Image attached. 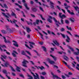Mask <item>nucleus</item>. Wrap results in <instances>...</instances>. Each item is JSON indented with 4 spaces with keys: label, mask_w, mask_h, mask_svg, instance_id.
Instances as JSON below:
<instances>
[{
    "label": "nucleus",
    "mask_w": 79,
    "mask_h": 79,
    "mask_svg": "<svg viewBox=\"0 0 79 79\" xmlns=\"http://www.w3.org/2000/svg\"><path fill=\"white\" fill-rule=\"evenodd\" d=\"M48 17L50 19L48 18L47 19V21H48V22H49V23H52V21L50 19H52L53 18L54 21L55 22V24L56 25V26L57 27H60V25H58L59 24H61V23H60V22L59 21H57L56 19L55 18V17H54L53 18H52V17L50 16H49Z\"/></svg>",
    "instance_id": "obj_1"
},
{
    "label": "nucleus",
    "mask_w": 79,
    "mask_h": 79,
    "mask_svg": "<svg viewBox=\"0 0 79 79\" xmlns=\"http://www.w3.org/2000/svg\"><path fill=\"white\" fill-rule=\"evenodd\" d=\"M31 74H32V75L34 76V79H40V78H39V75L37 74V73H35V74H36V75H35L34 73H33L31 72Z\"/></svg>",
    "instance_id": "obj_2"
},
{
    "label": "nucleus",
    "mask_w": 79,
    "mask_h": 79,
    "mask_svg": "<svg viewBox=\"0 0 79 79\" xmlns=\"http://www.w3.org/2000/svg\"><path fill=\"white\" fill-rule=\"evenodd\" d=\"M31 74H32V75L34 76V79H40V78H39V75L37 74V73H35V74H36V75H35L34 73H33L31 72Z\"/></svg>",
    "instance_id": "obj_3"
},
{
    "label": "nucleus",
    "mask_w": 79,
    "mask_h": 79,
    "mask_svg": "<svg viewBox=\"0 0 79 79\" xmlns=\"http://www.w3.org/2000/svg\"><path fill=\"white\" fill-rule=\"evenodd\" d=\"M22 0V2L24 3V6L25 7V8L27 10H29L30 9L28 7V6H27V3H26V0Z\"/></svg>",
    "instance_id": "obj_4"
},
{
    "label": "nucleus",
    "mask_w": 79,
    "mask_h": 79,
    "mask_svg": "<svg viewBox=\"0 0 79 79\" xmlns=\"http://www.w3.org/2000/svg\"><path fill=\"white\" fill-rule=\"evenodd\" d=\"M10 21L12 24H13L14 23V26H15L16 27H19V26L16 24V22H17V20H14L13 21H11V20H10Z\"/></svg>",
    "instance_id": "obj_5"
},
{
    "label": "nucleus",
    "mask_w": 79,
    "mask_h": 79,
    "mask_svg": "<svg viewBox=\"0 0 79 79\" xmlns=\"http://www.w3.org/2000/svg\"><path fill=\"white\" fill-rule=\"evenodd\" d=\"M61 15H62V13H59V17L61 18V19H63V18H66V16L65 15H62L61 16Z\"/></svg>",
    "instance_id": "obj_6"
},
{
    "label": "nucleus",
    "mask_w": 79,
    "mask_h": 79,
    "mask_svg": "<svg viewBox=\"0 0 79 79\" xmlns=\"http://www.w3.org/2000/svg\"><path fill=\"white\" fill-rule=\"evenodd\" d=\"M26 63H29V62L26 60H24V61H23V62H22V63L23 64H22V66H24V67L27 68V65H26Z\"/></svg>",
    "instance_id": "obj_7"
},
{
    "label": "nucleus",
    "mask_w": 79,
    "mask_h": 79,
    "mask_svg": "<svg viewBox=\"0 0 79 79\" xmlns=\"http://www.w3.org/2000/svg\"><path fill=\"white\" fill-rule=\"evenodd\" d=\"M10 65V64H9V63H8V62H6L5 64H4V65L1 64V66H2V67H8V66H9Z\"/></svg>",
    "instance_id": "obj_8"
},
{
    "label": "nucleus",
    "mask_w": 79,
    "mask_h": 79,
    "mask_svg": "<svg viewBox=\"0 0 79 79\" xmlns=\"http://www.w3.org/2000/svg\"><path fill=\"white\" fill-rule=\"evenodd\" d=\"M3 37L4 40V42H5V43H9V44L11 43V42H10V40H6V37L4 36H3Z\"/></svg>",
    "instance_id": "obj_9"
},
{
    "label": "nucleus",
    "mask_w": 79,
    "mask_h": 79,
    "mask_svg": "<svg viewBox=\"0 0 79 79\" xmlns=\"http://www.w3.org/2000/svg\"><path fill=\"white\" fill-rule=\"evenodd\" d=\"M53 42L55 44V45H56L57 46H58V47H59L60 45V44L58 42V41L56 40L53 41Z\"/></svg>",
    "instance_id": "obj_10"
},
{
    "label": "nucleus",
    "mask_w": 79,
    "mask_h": 79,
    "mask_svg": "<svg viewBox=\"0 0 79 79\" xmlns=\"http://www.w3.org/2000/svg\"><path fill=\"white\" fill-rule=\"evenodd\" d=\"M56 6L57 8V9H59V10H61L63 12V13H64L65 14H66V12H65V10H64V9H61V8L60 7H59V6Z\"/></svg>",
    "instance_id": "obj_11"
},
{
    "label": "nucleus",
    "mask_w": 79,
    "mask_h": 79,
    "mask_svg": "<svg viewBox=\"0 0 79 79\" xmlns=\"http://www.w3.org/2000/svg\"><path fill=\"white\" fill-rule=\"evenodd\" d=\"M13 42H14L15 43H14L13 44V45L14 46H15V47H18L19 45L18 44V43L17 42H16L15 41L13 40Z\"/></svg>",
    "instance_id": "obj_12"
},
{
    "label": "nucleus",
    "mask_w": 79,
    "mask_h": 79,
    "mask_svg": "<svg viewBox=\"0 0 79 79\" xmlns=\"http://www.w3.org/2000/svg\"><path fill=\"white\" fill-rule=\"evenodd\" d=\"M50 5L51 6V8H52V9H54V6H53V5H54V3H53L52 2H50Z\"/></svg>",
    "instance_id": "obj_13"
},
{
    "label": "nucleus",
    "mask_w": 79,
    "mask_h": 79,
    "mask_svg": "<svg viewBox=\"0 0 79 79\" xmlns=\"http://www.w3.org/2000/svg\"><path fill=\"white\" fill-rule=\"evenodd\" d=\"M67 39H66V42L67 43H69L70 42H69V40H70L71 39H70V38H69V37L68 35H67Z\"/></svg>",
    "instance_id": "obj_14"
},
{
    "label": "nucleus",
    "mask_w": 79,
    "mask_h": 79,
    "mask_svg": "<svg viewBox=\"0 0 79 79\" xmlns=\"http://www.w3.org/2000/svg\"><path fill=\"white\" fill-rule=\"evenodd\" d=\"M48 62L49 63H50V64H51L53 65L54 64H55V62L54 61L50 60V59L48 60Z\"/></svg>",
    "instance_id": "obj_15"
},
{
    "label": "nucleus",
    "mask_w": 79,
    "mask_h": 79,
    "mask_svg": "<svg viewBox=\"0 0 79 79\" xmlns=\"http://www.w3.org/2000/svg\"><path fill=\"white\" fill-rule=\"evenodd\" d=\"M26 29H27V32L28 33H29L31 31V29L27 27H26Z\"/></svg>",
    "instance_id": "obj_16"
},
{
    "label": "nucleus",
    "mask_w": 79,
    "mask_h": 79,
    "mask_svg": "<svg viewBox=\"0 0 79 79\" xmlns=\"http://www.w3.org/2000/svg\"><path fill=\"white\" fill-rule=\"evenodd\" d=\"M64 59L65 60L67 61H68V60H69V58H68V57L64 55Z\"/></svg>",
    "instance_id": "obj_17"
},
{
    "label": "nucleus",
    "mask_w": 79,
    "mask_h": 79,
    "mask_svg": "<svg viewBox=\"0 0 79 79\" xmlns=\"http://www.w3.org/2000/svg\"><path fill=\"white\" fill-rule=\"evenodd\" d=\"M67 47L68 48H69V49H70V50H71L72 52H74V49L73 48L71 47L70 46H69L68 45H67Z\"/></svg>",
    "instance_id": "obj_18"
},
{
    "label": "nucleus",
    "mask_w": 79,
    "mask_h": 79,
    "mask_svg": "<svg viewBox=\"0 0 79 79\" xmlns=\"http://www.w3.org/2000/svg\"><path fill=\"white\" fill-rule=\"evenodd\" d=\"M16 67H17V68L16 69L17 71L18 72H21V71L20 70L21 69V68H19V67L18 66H17Z\"/></svg>",
    "instance_id": "obj_19"
},
{
    "label": "nucleus",
    "mask_w": 79,
    "mask_h": 79,
    "mask_svg": "<svg viewBox=\"0 0 79 79\" xmlns=\"http://www.w3.org/2000/svg\"><path fill=\"white\" fill-rule=\"evenodd\" d=\"M2 14L3 15V16H4L5 17V18H9V17L6 15L5 14V13L2 12Z\"/></svg>",
    "instance_id": "obj_20"
},
{
    "label": "nucleus",
    "mask_w": 79,
    "mask_h": 79,
    "mask_svg": "<svg viewBox=\"0 0 79 79\" xmlns=\"http://www.w3.org/2000/svg\"><path fill=\"white\" fill-rule=\"evenodd\" d=\"M31 10L33 12H36V11H37V9L35 8H32Z\"/></svg>",
    "instance_id": "obj_21"
},
{
    "label": "nucleus",
    "mask_w": 79,
    "mask_h": 79,
    "mask_svg": "<svg viewBox=\"0 0 79 79\" xmlns=\"http://www.w3.org/2000/svg\"><path fill=\"white\" fill-rule=\"evenodd\" d=\"M50 56L54 59V61H56V57H55L52 55H50Z\"/></svg>",
    "instance_id": "obj_22"
},
{
    "label": "nucleus",
    "mask_w": 79,
    "mask_h": 79,
    "mask_svg": "<svg viewBox=\"0 0 79 79\" xmlns=\"http://www.w3.org/2000/svg\"><path fill=\"white\" fill-rule=\"evenodd\" d=\"M2 72L4 74H6V75L8 74V73H7V71H6V70H3Z\"/></svg>",
    "instance_id": "obj_23"
},
{
    "label": "nucleus",
    "mask_w": 79,
    "mask_h": 79,
    "mask_svg": "<svg viewBox=\"0 0 79 79\" xmlns=\"http://www.w3.org/2000/svg\"><path fill=\"white\" fill-rule=\"evenodd\" d=\"M60 34L61 35V36L64 39H65V38H66V35H65L61 33H60Z\"/></svg>",
    "instance_id": "obj_24"
},
{
    "label": "nucleus",
    "mask_w": 79,
    "mask_h": 79,
    "mask_svg": "<svg viewBox=\"0 0 79 79\" xmlns=\"http://www.w3.org/2000/svg\"><path fill=\"white\" fill-rule=\"evenodd\" d=\"M1 32H2V34H6V31L4 30H2Z\"/></svg>",
    "instance_id": "obj_25"
},
{
    "label": "nucleus",
    "mask_w": 79,
    "mask_h": 79,
    "mask_svg": "<svg viewBox=\"0 0 79 79\" xmlns=\"http://www.w3.org/2000/svg\"><path fill=\"white\" fill-rule=\"evenodd\" d=\"M38 33H39L40 34V35H41V37L42 39H43V40H44V38L43 37L44 36L40 32H38Z\"/></svg>",
    "instance_id": "obj_26"
},
{
    "label": "nucleus",
    "mask_w": 79,
    "mask_h": 79,
    "mask_svg": "<svg viewBox=\"0 0 79 79\" xmlns=\"http://www.w3.org/2000/svg\"><path fill=\"white\" fill-rule=\"evenodd\" d=\"M25 21L27 23L28 25H30V24H31V25H32L33 24L31 22H29L27 21V20H26Z\"/></svg>",
    "instance_id": "obj_27"
},
{
    "label": "nucleus",
    "mask_w": 79,
    "mask_h": 79,
    "mask_svg": "<svg viewBox=\"0 0 79 79\" xmlns=\"http://www.w3.org/2000/svg\"><path fill=\"white\" fill-rule=\"evenodd\" d=\"M25 21L27 23L28 25H30V24H31V25H32L33 24L31 22H29L27 21V20H26Z\"/></svg>",
    "instance_id": "obj_28"
},
{
    "label": "nucleus",
    "mask_w": 79,
    "mask_h": 79,
    "mask_svg": "<svg viewBox=\"0 0 79 79\" xmlns=\"http://www.w3.org/2000/svg\"><path fill=\"white\" fill-rule=\"evenodd\" d=\"M11 15L13 16H16V14H15L13 12H12L11 13Z\"/></svg>",
    "instance_id": "obj_29"
},
{
    "label": "nucleus",
    "mask_w": 79,
    "mask_h": 79,
    "mask_svg": "<svg viewBox=\"0 0 79 79\" xmlns=\"http://www.w3.org/2000/svg\"><path fill=\"white\" fill-rule=\"evenodd\" d=\"M21 54L22 55H27L26 54V53H25V52L24 51H22L21 52Z\"/></svg>",
    "instance_id": "obj_30"
},
{
    "label": "nucleus",
    "mask_w": 79,
    "mask_h": 79,
    "mask_svg": "<svg viewBox=\"0 0 79 79\" xmlns=\"http://www.w3.org/2000/svg\"><path fill=\"white\" fill-rule=\"evenodd\" d=\"M62 62H63V63H64V64H65V65H66L68 68H69V66L68 65V64H67V63H66V62H65V61L63 60Z\"/></svg>",
    "instance_id": "obj_31"
},
{
    "label": "nucleus",
    "mask_w": 79,
    "mask_h": 79,
    "mask_svg": "<svg viewBox=\"0 0 79 79\" xmlns=\"http://www.w3.org/2000/svg\"><path fill=\"white\" fill-rule=\"evenodd\" d=\"M10 67L11 69L13 71H14V72H15L16 71H15V70L14 69H13V67L11 66L10 65Z\"/></svg>",
    "instance_id": "obj_32"
},
{
    "label": "nucleus",
    "mask_w": 79,
    "mask_h": 79,
    "mask_svg": "<svg viewBox=\"0 0 79 79\" xmlns=\"http://www.w3.org/2000/svg\"><path fill=\"white\" fill-rule=\"evenodd\" d=\"M42 48H43V49H44V52H47V49H46V48L45 47L42 46Z\"/></svg>",
    "instance_id": "obj_33"
},
{
    "label": "nucleus",
    "mask_w": 79,
    "mask_h": 79,
    "mask_svg": "<svg viewBox=\"0 0 79 79\" xmlns=\"http://www.w3.org/2000/svg\"><path fill=\"white\" fill-rule=\"evenodd\" d=\"M35 2H36V3H38L40 5H42V4L40 3V2H38V0H35Z\"/></svg>",
    "instance_id": "obj_34"
},
{
    "label": "nucleus",
    "mask_w": 79,
    "mask_h": 79,
    "mask_svg": "<svg viewBox=\"0 0 79 79\" xmlns=\"http://www.w3.org/2000/svg\"><path fill=\"white\" fill-rule=\"evenodd\" d=\"M27 76L30 78H29L28 79H33V77H32V76L30 75H28Z\"/></svg>",
    "instance_id": "obj_35"
},
{
    "label": "nucleus",
    "mask_w": 79,
    "mask_h": 79,
    "mask_svg": "<svg viewBox=\"0 0 79 79\" xmlns=\"http://www.w3.org/2000/svg\"><path fill=\"white\" fill-rule=\"evenodd\" d=\"M65 22L66 23V24H68L69 23V21H68V20H65Z\"/></svg>",
    "instance_id": "obj_36"
},
{
    "label": "nucleus",
    "mask_w": 79,
    "mask_h": 79,
    "mask_svg": "<svg viewBox=\"0 0 79 79\" xmlns=\"http://www.w3.org/2000/svg\"><path fill=\"white\" fill-rule=\"evenodd\" d=\"M42 75H43V76H45L47 74V73L45 72H42L41 73Z\"/></svg>",
    "instance_id": "obj_37"
},
{
    "label": "nucleus",
    "mask_w": 79,
    "mask_h": 79,
    "mask_svg": "<svg viewBox=\"0 0 79 79\" xmlns=\"http://www.w3.org/2000/svg\"><path fill=\"white\" fill-rule=\"evenodd\" d=\"M74 8L76 11H77V10H79V7L77 6L74 7Z\"/></svg>",
    "instance_id": "obj_38"
},
{
    "label": "nucleus",
    "mask_w": 79,
    "mask_h": 79,
    "mask_svg": "<svg viewBox=\"0 0 79 79\" xmlns=\"http://www.w3.org/2000/svg\"><path fill=\"white\" fill-rule=\"evenodd\" d=\"M1 56L2 57H3L4 59H6L7 57V56H3L2 55H1Z\"/></svg>",
    "instance_id": "obj_39"
},
{
    "label": "nucleus",
    "mask_w": 79,
    "mask_h": 79,
    "mask_svg": "<svg viewBox=\"0 0 79 79\" xmlns=\"http://www.w3.org/2000/svg\"><path fill=\"white\" fill-rule=\"evenodd\" d=\"M67 33L69 34L71 36H73V35H72V34H71V32L69 31H67Z\"/></svg>",
    "instance_id": "obj_40"
},
{
    "label": "nucleus",
    "mask_w": 79,
    "mask_h": 79,
    "mask_svg": "<svg viewBox=\"0 0 79 79\" xmlns=\"http://www.w3.org/2000/svg\"><path fill=\"white\" fill-rule=\"evenodd\" d=\"M4 6L5 7V8H8V6H7V5H6V4H4Z\"/></svg>",
    "instance_id": "obj_41"
},
{
    "label": "nucleus",
    "mask_w": 79,
    "mask_h": 79,
    "mask_svg": "<svg viewBox=\"0 0 79 79\" xmlns=\"http://www.w3.org/2000/svg\"><path fill=\"white\" fill-rule=\"evenodd\" d=\"M40 16L41 18H42V19L44 20V21H45V19L44 18H43V17L42 16V15H40Z\"/></svg>",
    "instance_id": "obj_42"
},
{
    "label": "nucleus",
    "mask_w": 79,
    "mask_h": 79,
    "mask_svg": "<svg viewBox=\"0 0 79 79\" xmlns=\"http://www.w3.org/2000/svg\"><path fill=\"white\" fill-rule=\"evenodd\" d=\"M60 22L61 23V24H64V20H63L62 19L60 20Z\"/></svg>",
    "instance_id": "obj_43"
},
{
    "label": "nucleus",
    "mask_w": 79,
    "mask_h": 79,
    "mask_svg": "<svg viewBox=\"0 0 79 79\" xmlns=\"http://www.w3.org/2000/svg\"><path fill=\"white\" fill-rule=\"evenodd\" d=\"M60 31L61 32H63L65 31V29H64V28H62L60 29Z\"/></svg>",
    "instance_id": "obj_44"
},
{
    "label": "nucleus",
    "mask_w": 79,
    "mask_h": 79,
    "mask_svg": "<svg viewBox=\"0 0 79 79\" xmlns=\"http://www.w3.org/2000/svg\"><path fill=\"white\" fill-rule=\"evenodd\" d=\"M39 20L36 19V23L37 24H39Z\"/></svg>",
    "instance_id": "obj_45"
},
{
    "label": "nucleus",
    "mask_w": 79,
    "mask_h": 79,
    "mask_svg": "<svg viewBox=\"0 0 79 79\" xmlns=\"http://www.w3.org/2000/svg\"><path fill=\"white\" fill-rule=\"evenodd\" d=\"M39 68L40 69H41V70H43V69H44V68L42 66L41 67H39Z\"/></svg>",
    "instance_id": "obj_46"
},
{
    "label": "nucleus",
    "mask_w": 79,
    "mask_h": 79,
    "mask_svg": "<svg viewBox=\"0 0 79 79\" xmlns=\"http://www.w3.org/2000/svg\"><path fill=\"white\" fill-rule=\"evenodd\" d=\"M43 63H44V64H45V66H47V67H48V68H49V66H48L47 64V63H46V62H43Z\"/></svg>",
    "instance_id": "obj_47"
},
{
    "label": "nucleus",
    "mask_w": 79,
    "mask_h": 79,
    "mask_svg": "<svg viewBox=\"0 0 79 79\" xmlns=\"http://www.w3.org/2000/svg\"><path fill=\"white\" fill-rule=\"evenodd\" d=\"M29 44H31V45H35V43H34V42H29Z\"/></svg>",
    "instance_id": "obj_48"
},
{
    "label": "nucleus",
    "mask_w": 79,
    "mask_h": 79,
    "mask_svg": "<svg viewBox=\"0 0 79 79\" xmlns=\"http://www.w3.org/2000/svg\"><path fill=\"white\" fill-rule=\"evenodd\" d=\"M26 52H27V53L29 55H30V56H31V53H30L29 52L26 51Z\"/></svg>",
    "instance_id": "obj_49"
},
{
    "label": "nucleus",
    "mask_w": 79,
    "mask_h": 79,
    "mask_svg": "<svg viewBox=\"0 0 79 79\" xmlns=\"http://www.w3.org/2000/svg\"><path fill=\"white\" fill-rule=\"evenodd\" d=\"M40 9L41 11L43 12H44V10H43V9L41 7H40Z\"/></svg>",
    "instance_id": "obj_50"
},
{
    "label": "nucleus",
    "mask_w": 79,
    "mask_h": 79,
    "mask_svg": "<svg viewBox=\"0 0 79 79\" xmlns=\"http://www.w3.org/2000/svg\"><path fill=\"white\" fill-rule=\"evenodd\" d=\"M12 55H13L14 57H16V54H15L14 53H12Z\"/></svg>",
    "instance_id": "obj_51"
},
{
    "label": "nucleus",
    "mask_w": 79,
    "mask_h": 79,
    "mask_svg": "<svg viewBox=\"0 0 79 79\" xmlns=\"http://www.w3.org/2000/svg\"><path fill=\"white\" fill-rule=\"evenodd\" d=\"M30 62L32 64V65H34L35 64H34V63L33 62V61H30Z\"/></svg>",
    "instance_id": "obj_52"
},
{
    "label": "nucleus",
    "mask_w": 79,
    "mask_h": 79,
    "mask_svg": "<svg viewBox=\"0 0 79 79\" xmlns=\"http://www.w3.org/2000/svg\"><path fill=\"white\" fill-rule=\"evenodd\" d=\"M70 20L71 21V22L72 23H74V20H73L72 19H70Z\"/></svg>",
    "instance_id": "obj_53"
},
{
    "label": "nucleus",
    "mask_w": 79,
    "mask_h": 79,
    "mask_svg": "<svg viewBox=\"0 0 79 79\" xmlns=\"http://www.w3.org/2000/svg\"><path fill=\"white\" fill-rule=\"evenodd\" d=\"M0 77L2 78V79H5V78H4L2 76L1 74H0Z\"/></svg>",
    "instance_id": "obj_54"
},
{
    "label": "nucleus",
    "mask_w": 79,
    "mask_h": 79,
    "mask_svg": "<svg viewBox=\"0 0 79 79\" xmlns=\"http://www.w3.org/2000/svg\"><path fill=\"white\" fill-rule=\"evenodd\" d=\"M70 15H75V14H74V13H73V12H70Z\"/></svg>",
    "instance_id": "obj_55"
},
{
    "label": "nucleus",
    "mask_w": 79,
    "mask_h": 79,
    "mask_svg": "<svg viewBox=\"0 0 79 79\" xmlns=\"http://www.w3.org/2000/svg\"><path fill=\"white\" fill-rule=\"evenodd\" d=\"M6 15H7V16H9V17H10V16H11V15H10V14H9V13H6Z\"/></svg>",
    "instance_id": "obj_56"
},
{
    "label": "nucleus",
    "mask_w": 79,
    "mask_h": 79,
    "mask_svg": "<svg viewBox=\"0 0 79 79\" xmlns=\"http://www.w3.org/2000/svg\"><path fill=\"white\" fill-rule=\"evenodd\" d=\"M68 74L69 75H70L71 76L73 75V73L71 72H69Z\"/></svg>",
    "instance_id": "obj_57"
},
{
    "label": "nucleus",
    "mask_w": 79,
    "mask_h": 79,
    "mask_svg": "<svg viewBox=\"0 0 79 79\" xmlns=\"http://www.w3.org/2000/svg\"><path fill=\"white\" fill-rule=\"evenodd\" d=\"M43 6H46L47 7H48V5H45L44 4H43Z\"/></svg>",
    "instance_id": "obj_58"
},
{
    "label": "nucleus",
    "mask_w": 79,
    "mask_h": 79,
    "mask_svg": "<svg viewBox=\"0 0 79 79\" xmlns=\"http://www.w3.org/2000/svg\"><path fill=\"white\" fill-rule=\"evenodd\" d=\"M19 76H20V77H23V78H24V77L23 75V74H20Z\"/></svg>",
    "instance_id": "obj_59"
},
{
    "label": "nucleus",
    "mask_w": 79,
    "mask_h": 79,
    "mask_svg": "<svg viewBox=\"0 0 79 79\" xmlns=\"http://www.w3.org/2000/svg\"><path fill=\"white\" fill-rule=\"evenodd\" d=\"M40 78L41 79H45V77L42 76H40Z\"/></svg>",
    "instance_id": "obj_60"
},
{
    "label": "nucleus",
    "mask_w": 79,
    "mask_h": 79,
    "mask_svg": "<svg viewBox=\"0 0 79 79\" xmlns=\"http://www.w3.org/2000/svg\"><path fill=\"white\" fill-rule=\"evenodd\" d=\"M39 44H40V45H43V44H44V42H39Z\"/></svg>",
    "instance_id": "obj_61"
},
{
    "label": "nucleus",
    "mask_w": 79,
    "mask_h": 79,
    "mask_svg": "<svg viewBox=\"0 0 79 79\" xmlns=\"http://www.w3.org/2000/svg\"><path fill=\"white\" fill-rule=\"evenodd\" d=\"M62 77L63 79H66V77L64 75H62Z\"/></svg>",
    "instance_id": "obj_62"
},
{
    "label": "nucleus",
    "mask_w": 79,
    "mask_h": 79,
    "mask_svg": "<svg viewBox=\"0 0 79 79\" xmlns=\"http://www.w3.org/2000/svg\"><path fill=\"white\" fill-rule=\"evenodd\" d=\"M31 15L33 18H35V16L33 14H31Z\"/></svg>",
    "instance_id": "obj_63"
},
{
    "label": "nucleus",
    "mask_w": 79,
    "mask_h": 79,
    "mask_svg": "<svg viewBox=\"0 0 79 79\" xmlns=\"http://www.w3.org/2000/svg\"><path fill=\"white\" fill-rule=\"evenodd\" d=\"M6 77H7L8 79H11V78H10V77L8 76V75H6Z\"/></svg>",
    "instance_id": "obj_64"
}]
</instances>
